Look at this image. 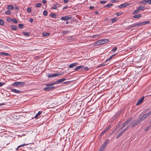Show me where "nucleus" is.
<instances>
[{
	"label": "nucleus",
	"instance_id": "nucleus-1",
	"mask_svg": "<svg viewBox=\"0 0 151 151\" xmlns=\"http://www.w3.org/2000/svg\"><path fill=\"white\" fill-rule=\"evenodd\" d=\"M64 73L63 72L61 73H55L53 74H50L48 73L47 74V76L49 77H56L57 76H60L63 75Z\"/></svg>",
	"mask_w": 151,
	"mask_h": 151
},
{
	"label": "nucleus",
	"instance_id": "nucleus-2",
	"mask_svg": "<svg viewBox=\"0 0 151 151\" xmlns=\"http://www.w3.org/2000/svg\"><path fill=\"white\" fill-rule=\"evenodd\" d=\"M24 82H16L13 83V86H23L25 84Z\"/></svg>",
	"mask_w": 151,
	"mask_h": 151
},
{
	"label": "nucleus",
	"instance_id": "nucleus-3",
	"mask_svg": "<svg viewBox=\"0 0 151 151\" xmlns=\"http://www.w3.org/2000/svg\"><path fill=\"white\" fill-rule=\"evenodd\" d=\"M72 18L71 15L61 17L60 19L62 20L67 21L70 19Z\"/></svg>",
	"mask_w": 151,
	"mask_h": 151
},
{
	"label": "nucleus",
	"instance_id": "nucleus-4",
	"mask_svg": "<svg viewBox=\"0 0 151 151\" xmlns=\"http://www.w3.org/2000/svg\"><path fill=\"white\" fill-rule=\"evenodd\" d=\"M150 23L149 21H147L139 23V26L142 25H144L147 24H149Z\"/></svg>",
	"mask_w": 151,
	"mask_h": 151
},
{
	"label": "nucleus",
	"instance_id": "nucleus-5",
	"mask_svg": "<svg viewBox=\"0 0 151 151\" xmlns=\"http://www.w3.org/2000/svg\"><path fill=\"white\" fill-rule=\"evenodd\" d=\"M101 42V40H99L96 41L94 44V46H97L99 45H102Z\"/></svg>",
	"mask_w": 151,
	"mask_h": 151
},
{
	"label": "nucleus",
	"instance_id": "nucleus-6",
	"mask_svg": "<svg viewBox=\"0 0 151 151\" xmlns=\"http://www.w3.org/2000/svg\"><path fill=\"white\" fill-rule=\"evenodd\" d=\"M140 3L141 4H146L147 3H148L149 4H151L150 0H144L140 2Z\"/></svg>",
	"mask_w": 151,
	"mask_h": 151
},
{
	"label": "nucleus",
	"instance_id": "nucleus-7",
	"mask_svg": "<svg viewBox=\"0 0 151 151\" xmlns=\"http://www.w3.org/2000/svg\"><path fill=\"white\" fill-rule=\"evenodd\" d=\"M139 27V23L137 24H134L129 26V28H132L134 27Z\"/></svg>",
	"mask_w": 151,
	"mask_h": 151
},
{
	"label": "nucleus",
	"instance_id": "nucleus-8",
	"mask_svg": "<svg viewBox=\"0 0 151 151\" xmlns=\"http://www.w3.org/2000/svg\"><path fill=\"white\" fill-rule=\"evenodd\" d=\"M132 117H130L128 119V120H127L126 122H125L124 123L123 127H124L125 126H126L128 123H129L132 120Z\"/></svg>",
	"mask_w": 151,
	"mask_h": 151
},
{
	"label": "nucleus",
	"instance_id": "nucleus-9",
	"mask_svg": "<svg viewBox=\"0 0 151 151\" xmlns=\"http://www.w3.org/2000/svg\"><path fill=\"white\" fill-rule=\"evenodd\" d=\"M0 55L1 56H9L10 55V54L9 53H5V52H0Z\"/></svg>",
	"mask_w": 151,
	"mask_h": 151
},
{
	"label": "nucleus",
	"instance_id": "nucleus-10",
	"mask_svg": "<svg viewBox=\"0 0 151 151\" xmlns=\"http://www.w3.org/2000/svg\"><path fill=\"white\" fill-rule=\"evenodd\" d=\"M128 5V3H124L123 4H121L119 6H118V8H119L120 9H122L123 8V7H125L126 6H127Z\"/></svg>",
	"mask_w": 151,
	"mask_h": 151
},
{
	"label": "nucleus",
	"instance_id": "nucleus-11",
	"mask_svg": "<svg viewBox=\"0 0 151 151\" xmlns=\"http://www.w3.org/2000/svg\"><path fill=\"white\" fill-rule=\"evenodd\" d=\"M102 45L107 43L109 41V40L108 39H104L101 40Z\"/></svg>",
	"mask_w": 151,
	"mask_h": 151
},
{
	"label": "nucleus",
	"instance_id": "nucleus-12",
	"mask_svg": "<svg viewBox=\"0 0 151 151\" xmlns=\"http://www.w3.org/2000/svg\"><path fill=\"white\" fill-rule=\"evenodd\" d=\"M140 120H139L138 119L133 124L132 126V127H134L136 126H137L138 124L139 123H140L141 122L140 121Z\"/></svg>",
	"mask_w": 151,
	"mask_h": 151
},
{
	"label": "nucleus",
	"instance_id": "nucleus-13",
	"mask_svg": "<svg viewBox=\"0 0 151 151\" xmlns=\"http://www.w3.org/2000/svg\"><path fill=\"white\" fill-rule=\"evenodd\" d=\"M42 113V111H39L36 114V115L35 116V118L36 119H37L39 118V116L40 115V114H41Z\"/></svg>",
	"mask_w": 151,
	"mask_h": 151
},
{
	"label": "nucleus",
	"instance_id": "nucleus-14",
	"mask_svg": "<svg viewBox=\"0 0 151 151\" xmlns=\"http://www.w3.org/2000/svg\"><path fill=\"white\" fill-rule=\"evenodd\" d=\"M120 114V111H118L116 113L115 115L112 117V119L113 120L115 119L116 117L118 116Z\"/></svg>",
	"mask_w": 151,
	"mask_h": 151
},
{
	"label": "nucleus",
	"instance_id": "nucleus-15",
	"mask_svg": "<svg viewBox=\"0 0 151 151\" xmlns=\"http://www.w3.org/2000/svg\"><path fill=\"white\" fill-rule=\"evenodd\" d=\"M11 90L12 92H14V93H21V91H19V90H17L16 89H12Z\"/></svg>",
	"mask_w": 151,
	"mask_h": 151
},
{
	"label": "nucleus",
	"instance_id": "nucleus-16",
	"mask_svg": "<svg viewBox=\"0 0 151 151\" xmlns=\"http://www.w3.org/2000/svg\"><path fill=\"white\" fill-rule=\"evenodd\" d=\"M144 99V97L143 98H142L139 99L137 102V103L136 104L137 105H138L140 104L143 101Z\"/></svg>",
	"mask_w": 151,
	"mask_h": 151
},
{
	"label": "nucleus",
	"instance_id": "nucleus-17",
	"mask_svg": "<svg viewBox=\"0 0 151 151\" xmlns=\"http://www.w3.org/2000/svg\"><path fill=\"white\" fill-rule=\"evenodd\" d=\"M78 64L77 63H72L69 65V68H73L74 66H76Z\"/></svg>",
	"mask_w": 151,
	"mask_h": 151
},
{
	"label": "nucleus",
	"instance_id": "nucleus-18",
	"mask_svg": "<svg viewBox=\"0 0 151 151\" xmlns=\"http://www.w3.org/2000/svg\"><path fill=\"white\" fill-rule=\"evenodd\" d=\"M145 6H143L142 5H140L139 7H138L137 8V9L139 10L140 11L144 10L145 9Z\"/></svg>",
	"mask_w": 151,
	"mask_h": 151
},
{
	"label": "nucleus",
	"instance_id": "nucleus-19",
	"mask_svg": "<svg viewBox=\"0 0 151 151\" xmlns=\"http://www.w3.org/2000/svg\"><path fill=\"white\" fill-rule=\"evenodd\" d=\"M11 28L12 29L14 30H16L18 29L17 27L13 25H12Z\"/></svg>",
	"mask_w": 151,
	"mask_h": 151
},
{
	"label": "nucleus",
	"instance_id": "nucleus-20",
	"mask_svg": "<svg viewBox=\"0 0 151 151\" xmlns=\"http://www.w3.org/2000/svg\"><path fill=\"white\" fill-rule=\"evenodd\" d=\"M82 68H83V66H78L76 67V68L74 69V70L76 71L78 69H80V70H81Z\"/></svg>",
	"mask_w": 151,
	"mask_h": 151
},
{
	"label": "nucleus",
	"instance_id": "nucleus-21",
	"mask_svg": "<svg viewBox=\"0 0 151 151\" xmlns=\"http://www.w3.org/2000/svg\"><path fill=\"white\" fill-rule=\"evenodd\" d=\"M59 5V4L58 3H57V4L54 5L53 6L51 7V9H56L57 7H58V5Z\"/></svg>",
	"mask_w": 151,
	"mask_h": 151
},
{
	"label": "nucleus",
	"instance_id": "nucleus-22",
	"mask_svg": "<svg viewBox=\"0 0 151 151\" xmlns=\"http://www.w3.org/2000/svg\"><path fill=\"white\" fill-rule=\"evenodd\" d=\"M150 114H151V111H149L148 113L144 115V116L146 118Z\"/></svg>",
	"mask_w": 151,
	"mask_h": 151
},
{
	"label": "nucleus",
	"instance_id": "nucleus-23",
	"mask_svg": "<svg viewBox=\"0 0 151 151\" xmlns=\"http://www.w3.org/2000/svg\"><path fill=\"white\" fill-rule=\"evenodd\" d=\"M109 141V140L108 139H107L106 140L104 143L103 145V146L104 147H105L107 145Z\"/></svg>",
	"mask_w": 151,
	"mask_h": 151
},
{
	"label": "nucleus",
	"instance_id": "nucleus-24",
	"mask_svg": "<svg viewBox=\"0 0 151 151\" xmlns=\"http://www.w3.org/2000/svg\"><path fill=\"white\" fill-rule=\"evenodd\" d=\"M42 35L43 37H47L49 36L50 35L49 33H42Z\"/></svg>",
	"mask_w": 151,
	"mask_h": 151
},
{
	"label": "nucleus",
	"instance_id": "nucleus-25",
	"mask_svg": "<svg viewBox=\"0 0 151 151\" xmlns=\"http://www.w3.org/2000/svg\"><path fill=\"white\" fill-rule=\"evenodd\" d=\"M113 5V4H108L104 6V7H107L108 8H111V6H112Z\"/></svg>",
	"mask_w": 151,
	"mask_h": 151
},
{
	"label": "nucleus",
	"instance_id": "nucleus-26",
	"mask_svg": "<svg viewBox=\"0 0 151 151\" xmlns=\"http://www.w3.org/2000/svg\"><path fill=\"white\" fill-rule=\"evenodd\" d=\"M50 15L52 18H56V14L54 13H51L50 14Z\"/></svg>",
	"mask_w": 151,
	"mask_h": 151
},
{
	"label": "nucleus",
	"instance_id": "nucleus-27",
	"mask_svg": "<svg viewBox=\"0 0 151 151\" xmlns=\"http://www.w3.org/2000/svg\"><path fill=\"white\" fill-rule=\"evenodd\" d=\"M51 88H49V87H45L44 88V89L45 91H49L51 90Z\"/></svg>",
	"mask_w": 151,
	"mask_h": 151
},
{
	"label": "nucleus",
	"instance_id": "nucleus-28",
	"mask_svg": "<svg viewBox=\"0 0 151 151\" xmlns=\"http://www.w3.org/2000/svg\"><path fill=\"white\" fill-rule=\"evenodd\" d=\"M13 6L12 5H9L7 6V9L9 10L13 9Z\"/></svg>",
	"mask_w": 151,
	"mask_h": 151
},
{
	"label": "nucleus",
	"instance_id": "nucleus-29",
	"mask_svg": "<svg viewBox=\"0 0 151 151\" xmlns=\"http://www.w3.org/2000/svg\"><path fill=\"white\" fill-rule=\"evenodd\" d=\"M88 67H84L83 66V68H82L81 71L86 70H88Z\"/></svg>",
	"mask_w": 151,
	"mask_h": 151
},
{
	"label": "nucleus",
	"instance_id": "nucleus-30",
	"mask_svg": "<svg viewBox=\"0 0 151 151\" xmlns=\"http://www.w3.org/2000/svg\"><path fill=\"white\" fill-rule=\"evenodd\" d=\"M23 34L26 36H28L29 35V33L27 32H23Z\"/></svg>",
	"mask_w": 151,
	"mask_h": 151
},
{
	"label": "nucleus",
	"instance_id": "nucleus-31",
	"mask_svg": "<svg viewBox=\"0 0 151 151\" xmlns=\"http://www.w3.org/2000/svg\"><path fill=\"white\" fill-rule=\"evenodd\" d=\"M129 127V126H128L127 127L124 129L123 130H122V131L121 132H122V133H124L126 131H127V130Z\"/></svg>",
	"mask_w": 151,
	"mask_h": 151
},
{
	"label": "nucleus",
	"instance_id": "nucleus-32",
	"mask_svg": "<svg viewBox=\"0 0 151 151\" xmlns=\"http://www.w3.org/2000/svg\"><path fill=\"white\" fill-rule=\"evenodd\" d=\"M141 15L140 14L135 15L133 17L135 18H139L140 17Z\"/></svg>",
	"mask_w": 151,
	"mask_h": 151
},
{
	"label": "nucleus",
	"instance_id": "nucleus-33",
	"mask_svg": "<svg viewBox=\"0 0 151 151\" xmlns=\"http://www.w3.org/2000/svg\"><path fill=\"white\" fill-rule=\"evenodd\" d=\"M59 83V82L58 80L56 81H55L54 83H51V85H54L57 84H58V83Z\"/></svg>",
	"mask_w": 151,
	"mask_h": 151
},
{
	"label": "nucleus",
	"instance_id": "nucleus-34",
	"mask_svg": "<svg viewBox=\"0 0 151 151\" xmlns=\"http://www.w3.org/2000/svg\"><path fill=\"white\" fill-rule=\"evenodd\" d=\"M100 36V34L95 35L92 36V38H97Z\"/></svg>",
	"mask_w": 151,
	"mask_h": 151
},
{
	"label": "nucleus",
	"instance_id": "nucleus-35",
	"mask_svg": "<svg viewBox=\"0 0 151 151\" xmlns=\"http://www.w3.org/2000/svg\"><path fill=\"white\" fill-rule=\"evenodd\" d=\"M146 118L143 115L141 117L139 118V119L140 120L141 122H142L143 120L145 119Z\"/></svg>",
	"mask_w": 151,
	"mask_h": 151
},
{
	"label": "nucleus",
	"instance_id": "nucleus-36",
	"mask_svg": "<svg viewBox=\"0 0 151 151\" xmlns=\"http://www.w3.org/2000/svg\"><path fill=\"white\" fill-rule=\"evenodd\" d=\"M4 24V22L2 19H0V25L3 26Z\"/></svg>",
	"mask_w": 151,
	"mask_h": 151
},
{
	"label": "nucleus",
	"instance_id": "nucleus-37",
	"mask_svg": "<svg viewBox=\"0 0 151 151\" xmlns=\"http://www.w3.org/2000/svg\"><path fill=\"white\" fill-rule=\"evenodd\" d=\"M66 80V78H63L61 79H59L58 81H59V83H60L63 81H65Z\"/></svg>",
	"mask_w": 151,
	"mask_h": 151
},
{
	"label": "nucleus",
	"instance_id": "nucleus-38",
	"mask_svg": "<svg viewBox=\"0 0 151 151\" xmlns=\"http://www.w3.org/2000/svg\"><path fill=\"white\" fill-rule=\"evenodd\" d=\"M48 12L47 11L45 10L43 12V14L45 16H46L47 15Z\"/></svg>",
	"mask_w": 151,
	"mask_h": 151
},
{
	"label": "nucleus",
	"instance_id": "nucleus-39",
	"mask_svg": "<svg viewBox=\"0 0 151 151\" xmlns=\"http://www.w3.org/2000/svg\"><path fill=\"white\" fill-rule=\"evenodd\" d=\"M12 21L15 23H17L18 22L17 20L15 18H13L12 19Z\"/></svg>",
	"mask_w": 151,
	"mask_h": 151
},
{
	"label": "nucleus",
	"instance_id": "nucleus-40",
	"mask_svg": "<svg viewBox=\"0 0 151 151\" xmlns=\"http://www.w3.org/2000/svg\"><path fill=\"white\" fill-rule=\"evenodd\" d=\"M24 26V25L22 24H19L18 25L20 29L23 28Z\"/></svg>",
	"mask_w": 151,
	"mask_h": 151
},
{
	"label": "nucleus",
	"instance_id": "nucleus-41",
	"mask_svg": "<svg viewBox=\"0 0 151 151\" xmlns=\"http://www.w3.org/2000/svg\"><path fill=\"white\" fill-rule=\"evenodd\" d=\"M105 147L102 145L100 147L99 151H102L105 149Z\"/></svg>",
	"mask_w": 151,
	"mask_h": 151
},
{
	"label": "nucleus",
	"instance_id": "nucleus-42",
	"mask_svg": "<svg viewBox=\"0 0 151 151\" xmlns=\"http://www.w3.org/2000/svg\"><path fill=\"white\" fill-rule=\"evenodd\" d=\"M117 19H116V18H113L111 19V22H112L113 23L115 22L116 21H117Z\"/></svg>",
	"mask_w": 151,
	"mask_h": 151
},
{
	"label": "nucleus",
	"instance_id": "nucleus-43",
	"mask_svg": "<svg viewBox=\"0 0 151 151\" xmlns=\"http://www.w3.org/2000/svg\"><path fill=\"white\" fill-rule=\"evenodd\" d=\"M6 20L7 21L10 22L12 21V19L10 17H8L7 18Z\"/></svg>",
	"mask_w": 151,
	"mask_h": 151
},
{
	"label": "nucleus",
	"instance_id": "nucleus-44",
	"mask_svg": "<svg viewBox=\"0 0 151 151\" xmlns=\"http://www.w3.org/2000/svg\"><path fill=\"white\" fill-rule=\"evenodd\" d=\"M41 5V4L40 3H37L36 5V7H39Z\"/></svg>",
	"mask_w": 151,
	"mask_h": 151
},
{
	"label": "nucleus",
	"instance_id": "nucleus-45",
	"mask_svg": "<svg viewBox=\"0 0 151 151\" xmlns=\"http://www.w3.org/2000/svg\"><path fill=\"white\" fill-rule=\"evenodd\" d=\"M11 12L10 11H7L5 12V13L6 14H10Z\"/></svg>",
	"mask_w": 151,
	"mask_h": 151
},
{
	"label": "nucleus",
	"instance_id": "nucleus-46",
	"mask_svg": "<svg viewBox=\"0 0 151 151\" xmlns=\"http://www.w3.org/2000/svg\"><path fill=\"white\" fill-rule=\"evenodd\" d=\"M139 11H140L139 10L137 9V10H136L134 11V14H137L139 12Z\"/></svg>",
	"mask_w": 151,
	"mask_h": 151
},
{
	"label": "nucleus",
	"instance_id": "nucleus-47",
	"mask_svg": "<svg viewBox=\"0 0 151 151\" xmlns=\"http://www.w3.org/2000/svg\"><path fill=\"white\" fill-rule=\"evenodd\" d=\"M123 133L121 132L116 137V138L117 139Z\"/></svg>",
	"mask_w": 151,
	"mask_h": 151
},
{
	"label": "nucleus",
	"instance_id": "nucleus-48",
	"mask_svg": "<svg viewBox=\"0 0 151 151\" xmlns=\"http://www.w3.org/2000/svg\"><path fill=\"white\" fill-rule=\"evenodd\" d=\"M27 145H28V144H24L22 145H20L19 146H18V147H17V148H19L21 147H22L24 146Z\"/></svg>",
	"mask_w": 151,
	"mask_h": 151
},
{
	"label": "nucleus",
	"instance_id": "nucleus-49",
	"mask_svg": "<svg viewBox=\"0 0 151 151\" xmlns=\"http://www.w3.org/2000/svg\"><path fill=\"white\" fill-rule=\"evenodd\" d=\"M31 11H32V10H31V8H30L29 7V8H27V11L28 12H29V13L31 12Z\"/></svg>",
	"mask_w": 151,
	"mask_h": 151
},
{
	"label": "nucleus",
	"instance_id": "nucleus-50",
	"mask_svg": "<svg viewBox=\"0 0 151 151\" xmlns=\"http://www.w3.org/2000/svg\"><path fill=\"white\" fill-rule=\"evenodd\" d=\"M116 14L117 16H118L122 15V13L121 12H117L116 13Z\"/></svg>",
	"mask_w": 151,
	"mask_h": 151
},
{
	"label": "nucleus",
	"instance_id": "nucleus-51",
	"mask_svg": "<svg viewBox=\"0 0 151 151\" xmlns=\"http://www.w3.org/2000/svg\"><path fill=\"white\" fill-rule=\"evenodd\" d=\"M117 49V47H115L111 50V51H112L113 52H115Z\"/></svg>",
	"mask_w": 151,
	"mask_h": 151
},
{
	"label": "nucleus",
	"instance_id": "nucleus-52",
	"mask_svg": "<svg viewBox=\"0 0 151 151\" xmlns=\"http://www.w3.org/2000/svg\"><path fill=\"white\" fill-rule=\"evenodd\" d=\"M29 21L30 22L32 23L33 22V19L32 18H31L29 19Z\"/></svg>",
	"mask_w": 151,
	"mask_h": 151
},
{
	"label": "nucleus",
	"instance_id": "nucleus-53",
	"mask_svg": "<svg viewBox=\"0 0 151 151\" xmlns=\"http://www.w3.org/2000/svg\"><path fill=\"white\" fill-rule=\"evenodd\" d=\"M115 55V54L114 55H112V56H110L109 58L108 59V60H110L112 58V57L114 56V55Z\"/></svg>",
	"mask_w": 151,
	"mask_h": 151
},
{
	"label": "nucleus",
	"instance_id": "nucleus-54",
	"mask_svg": "<svg viewBox=\"0 0 151 151\" xmlns=\"http://www.w3.org/2000/svg\"><path fill=\"white\" fill-rule=\"evenodd\" d=\"M106 3V1H101L100 2V3L101 4H105Z\"/></svg>",
	"mask_w": 151,
	"mask_h": 151
},
{
	"label": "nucleus",
	"instance_id": "nucleus-55",
	"mask_svg": "<svg viewBox=\"0 0 151 151\" xmlns=\"http://www.w3.org/2000/svg\"><path fill=\"white\" fill-rule=\"evenodd\" d=\"M4 84V83L0 82V87L3 86Z\"/></svg>",
	"mask_w": 151,
	"mask_h": 151
},
{
	"label": "nucleus",
	"instance_id": "nucleus-56",
	"mask_svg": "<svg viewBox=\"0 0 151 151\" xmlns=\"http://www.w3.org/2000/svg\"><path fill=\"white\" fill-rule=\"evenodd\" d=\"M51 83H47L46 84V85L47 86V87H49L50 86H52V85H51Z\"/></svg>",
	"mask_w": 151,
	"mask_h": 151
},
{
	"label": "nucleus",
	"instance_id": "nucleus-57",
	"mask_svg": "<svg viewBox=\"0 0 151 151\" xmlns=\"http://www.w3.org/2000/svg\"><path fill=\"white\" fill-rule=\"evenodd\" d=\"M150 127H151V126H149L148 127H147L146 129L145 130V131H146L147 130H148L150 128Z\"/></svg>",
	"mask_w": 151,
	"mask_h": 151
},
{
	"label": "nucleus",
	"instance_id": "nucleus-58",
	"mask_svg": "<svg viewBox=\"0 0 151 151\" xmlns=\"http://www.w3.org/2000/svg\"><path fill=\"white\" fill-rule=\"evenodd\" d=\"M49 88H51V90L55 88V87L54 86H49Z\"/></svg>",
	"mask_w": 151,
	"mask_h": 151
},
{
	"label": "nucleus",
	"instance_id": "nucleus-59",
	"mask_svg": "<svg viewBox=\"0 0 151 151\" xmlns=\"http://www.w3.org/2000/svg\"><path fill=\"white\" fill-rule=\"evenodd\" d=\"M67 33V31H64L62 33L63 35H65V34H66Z\"/></svg>",
	"mask_w": 151,
	"mask_h": 151
},
{
	"label": "nucleus",
	"instance_id": "nucleus-60",
	"mask_svg": "<svg viewBox=\"0 0 151 151\" xmlns=\"http://www.w3.org/2000/svg\"><path fill=\"white\" fill-rule=\"evenodd\" d=\"M117 1V0H112L111 1L112 3L116 2Z\"/></svg>",
	"mask_w": 151,
	"mask_h": 151
},
{
	"label": "nucleus",
	"instance_id": "nucleus-61",
	"mask_svg": "<svg viewBox=\"0 0 151 151\" xmlns=\"http://www.w3.org/2000/svg\"><path fill=\"white\" fill-rule=\"evenodd\" d=\"M42 3L43 4H45L46 3V1L45 0H43L42 1Z\"/></svg>",
	"mask_w": 151,
	"mask_h": 151
},
{
	"label": "nucleus",
	"instance_id": "nucleus-62",
	"mask_svg": "<svg viewBox=\"0 0 151 151\" xmlns=\"http://www.w3.org/2000/svg\"><path fill=\"white\" fill-rule=\"evenodd\" d=\"M68 0H64V3H68Z\"/></svg>",
	"mask_w": 151,
	"mask_h": 151
},
{
	"label": "nucleus",
	"instance_id": "nucleus-63",
	"mask_svg": "<svg viewBox=\"0 0 151 151\" xmlns=\"http://www.w3.org/2000/svg\"><path fill=\"white\" fill-rule=\"evenodd\" d=\"M94 8V7L93 6H91L89 7V9H93Z\"/></svg>",
	"mask_w": 151,
	"mask_h": 151
},
{
	"label": "nucleus",
	"instance_id": "nucleus-64",
	"mask_svg": "<svg viewBox=\"0 0 151 151\" xmlns=\"http://www.w3.org/2000/svg\"><path fill=\"white\" fill-rule=\"evenodd\" d=\"M109 129V127H108L104 131L106 132Z\"/></svg>",
	"mask_w": 151,
	"mask_h": 151
}]
</instances>
